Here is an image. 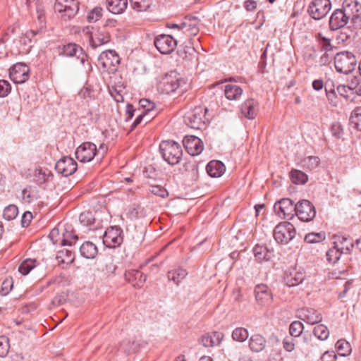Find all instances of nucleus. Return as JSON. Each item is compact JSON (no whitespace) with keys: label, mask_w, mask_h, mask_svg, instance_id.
Returning a JSON list of instances; mask_svg holds the SVG:
<instances>
[{"label":"nucleus","mask_w":361,"mask_h":361,"mask_svg":"<svg viewBox=\"0 0 361 361\" xmlns=\"http://www.w3.org/2000/svg\"><path fill=\"white\" fill-rule=\"evenodd\" d=\"M81 224L89 228V230H96L99 226V222H97L92 212L90 211L82 212L79 216Z\"/></svg>","instance_id":"nucleus-26"},{"label":"nucleus","mask_w":361,"mask_h":361,"mask_svg":"<svg viewBox=\"0 0 361 361\" xmlns=\"http://www.w3.org/2000/svg\"><path fill=\"white\" fill-rule=\"evenodd\" d=\"M97 147L94 143L84 142L75 151V156L81 162L90 161L96 154Z\"/></svg>","instance_id":"nucleus-14"},{"label":"nucleus","mask_w":361,"mask_h":361,"mask_svg":"<svg viewBox=\"0 0 361 361\" xmlns=\"http://www.w3.org/2000/svg\"><path fill=\"white\" fill-rule=\"evenodd\" d=\"M295 230L293 225L284 221L279 224L274 230V237L279 243L286 244L295 235Z\"/></svg>","instance_id":"nucleus-6"},{"label":"nucleus","mask_w":361,"mask_h":361,"mask_svg":"<svg viewBox=\"0 0 361 361\" xmlns=\"http://www.w3.org/2000/svg\"><path fill=\"white\" fill-rule=\"evenodd\" d=\"M336 90L340 96L344 97L345 99L353 100V98H351V97L353 96V93L350 90L347 85H339Z\"/></svg>","instance_id":"nucleus-54"},{"label":"nucleus","mask_w":361,"mask_h":361,"mask_svg":"<svg viewBox=\"0 0 361 361\" xmlns=\"http://www.w3.org/2000/svg\"><path fill=\"white\" fill-rule=\"evenodd\" d=\"M314 336L321 341L327 339L329 336V331L324 324H319L314 328Z\"/></svg>","instance_id":"nucleus-46"},{"label":"nucleus","mask_w":361,"mask_h":361,"mask_svg":"<svg viewBox=\"0 0 361 361\" xmlns=\"http://www.w3.org/2000/svg\"><path fill=\"white\" fill-rule=\"evenodd\" d=\"M356 65L355 56L350 52H340L334 57L335 68L339 73L348 74L355 70Z\"/></svg>","instance_id":"nucleus-2"},{"label":"nucleus","mask_w":361,"mask_h":361,"mask_svg":"<svg viewBox=\"0 0 361 361\" xmlns=\"http://www.w3.org/2000/svg\"><path fill=\"white\" fill-rule=\"evenodd\" d=\"M249 336L248 331L246 329L238 327L235 329L232 333V338L238 342H244Z\"/></svg>","instance_id":"nucleus-45"},{"label":"nucleus","mask_w":361,"mask_h":361,"mask_svg":"<svg viewBox=\"0 0 361 361\" xmlns=\"http://www.w3.org/2000/svg\"><path fill=\"white\" fill-rule=\"evenodd\" d=\"M29 68L24 63L13 65L9 70V77L15 83H24L29 78Z\"/></svg>","instance_id":"nucleus-13"},{"label":"nucleus","mask_w":361,"mask_h":361,"mask_svg":"<svg viewBox=\"0 0 361 361\" xmlns=\"http://www.w3.org/2000/svg\"><path fill=\"white\" fill-rule=\"evenodd\" d=\"M206 111V108L199 106L188 112L184 116L185 124L193 129H202L206 125L204 121Z\"/></svg>","instance_id":"nucleus-5"},{"label":"nucleus","mask_w":361,"mask_h":361,"mask_svg":"<svg viewBox=\"0 0 361 361\" xmlns=\"http://www.w3.org/2000/svg\"><path fill=\"white\" fill-rule=\"evenodd\" d=\"M336 347L343 355H345L349 350V343L345 340L338 341L336 343Z\"/></svg>","instance_id":"nucleus-63"},{"label":"nucleus","mask_w":361,"mask_h":361,"mask_svg":"<svg viewBox=\"0 0 361 361\" xmlns=\"http://www.w3.org/2000/svg\"><path fill=\"white\" fill-rule=\"evenodd\" d=\"M102 16V8H99V7H96V8H93L90 12L88 13L87 19L88 22H90V23L96 22L99 19H100Z\"/></svg>","instance_id":"nucleus-53"},{"label":"nucleus","mask_w":361,"mask_h":361,"mask_svg":"<svg viewBox=\"0 0 361 361\" xmlns=\"http://www.w3.org/2000/svg\"><path fill=\"white\" fill-rule=\"evenodd\" d=\"M322 361H336V355L334 352H325L321 357Z\"/></svg>","instance_id":"nucleus-64"},{"label":"nucleus","mask_w":361,"mask_h":361,"mask_svg":"<svg viewBox=\"0 0 361 361\" xmlns=\"http://www.w3.org/2000/svg\"><path fill=\"white\" fill-rule=\"evenodd\" d=\"M334 243L338 247L342 253H348L354 246L350 239L344 237H338Z\"/></svg>","instance_id":"nucleus-40"},{"label":"nucleus","mask_w":361,"mask_h":361,"mask_svg":"<svg viewBox=\"0 0 361 361\" xmlns=\"http://www.w3.org/2000/svg\"><path fill=\"white\" fill-rule=\"evenodd\" d=\"M331 8L330 0H313L309 5L308 13L314 20L325 17Z\"/></svg>","instance_id":"nucleus-8"},{"label":"nucleus","mask_w":361,"mask_h":361,"mask_svg":"<svg viewBox=\"0 0 361 361\" xmlns=\"http://www.w3.org/2000/svg\"><path fill=\"white\" fill-rule=\"evenodd\" d=\"M187 275V271L182 268L171 270L167 274L169 280L172 281L176 285H178Z\"/></svg>","instance_id":"nucleus-35"},{"label":"nucleus","mask_w":361,"mask_h":361,"mask_svg":"<svg viewBox=\"0 0 361 361\" xmlns=\"http://www.w3.org/2000/svg\"><path fill=\"white\" fill-rule=\"evenodd\" d=\"M183 143L188 153L192 156L198 155L203 150V142L196 136H185Z\"/></svg>","instance_id":"nucleus-18"},{"label":"nucleus","mask_w":361,"mask_h":361,"mask_svg":"<svg viewBox=\"0 0 361 361\" xmlns=\"http://www.w3.org/2000/svg\"><path fill=\"white\" fill-rule=\"evenodd\" d=\"M147 343L140 336L124 339L120 344V350L130 354L137 352L140 348L145 347Z\"/></svg>","instance_id":"nucleus-15"},{"label":"nucleus","mask_w":361,"mask_h":361,"mask_svg":"<svg viewBox=\"0 0 361 361\" xmlns=\"http://www.w3.org/2000/svg\"><path fill=\"white\" fill-rule=\"evenodd\" d=\"M56 258L63 263H70L74 259L72 249L66 248L59 251Z\"/></svg>","instance_id":"nucleus-43"},{"label":"nucleus","mask_w":361,"mask_h":361,"mask_svg":"<svg viewBox=\"0 0 361 361\" xmlns=\"http://www.w3.org/2000/svg\"><path fill=\"white\" fill-rule=\"evenodd\" d=\"M98 63L104 71L113 73L120 63V57L114 50L102 51L98 58Z\"/></svg>","instance_id":"nucleus-7"},{"label":"nucleus","mask_w":361,"mask_h":361,"mask_svg":"<svg viewBox=\"0 0 361 361\" xmlns=\"http://www.w3.org/2000/svg\"><path fill=\"white\" fill-rule=\"evenodd\" d=\"M8 339L6 336L0 337V357H4L8 352Z\"/></svg>","instance_id":"nucleus-58"},{"label":"nucleus","mask_w":361,"mask_h":361,"mask_svg":"<svg viewBox=\"0 0 361 361\" xmlns=\"http://www.w3.org/2000/svg\"><path fill=\"white\" fill-rule=\"evenodd\" d=\"M149 190L152 194L163 198L169 195L167 190L159 185H151Z\"/></svg>","instance_id":"nucleus-56"},{"label":"nucleus","mask_w":361,"mask_h":361,"mask_svg":"<svg viewBox=\"0 0 361 361\" xmlns=\"http://www.w3.org/2000/svg\"><path fill=\"white\" fill-rule=\"evenodd\" d=\"M304 274L301 272L293 270L288 274H286L284 280L287 286L289 287L298 286L304 280Z\"/></svg>","instance_id":"nucleus-32"},{"label":"nucleus","mask_w":361,"mask_h":361,"mask_svg":"<svg viewBox=\"0 0 361 361\" xmlns=\"http://www.w3.org/2000/svg\"><path fill=\"white\" fill-rule=\"evenodd\" d=\"M350 120L357 130H361V106L357 107L353 111Z\"/></svg>","instance_id":"nucleus-50"},{"label":"nucleus","mask_w":361,"mask_h":361,"mask_svg":"<svg viewBox=\"0 0 361 361\" xmlns=\"http://www.w3.org/2000/svg\"><path fill=\"white\" fill-rule=\"evenodd\" d=\"M181 83H184L183 81L179 78H172L171 77H166L161 82L163 85V91L166 94H171L174 92L177 89L181 87Z\"/></svg>","instance_id":"nucleus-27"},{"label":"nucleus","mask_w":361,"mask_h":361,"mask_svg":"<svg viewBox=\"0 0 361 361\" xmlns=\"http://www.w3.org/2000/svg\"><path fill=\"white\" fill-rule=\"evenodd\" d=\"M290 176L292 182L295 184L302 185L308 180L307 175L300 170L292 169Z\"/></svg>","instance_id":"nucleus-37"},{"label":"nucleus","mask_w":361,"mask_h":361,"mask_svg":"<svg viewBox=\"0 0 361 361\" xmlns=\"http://www.w3.org/2000/svg\"><path fill=\"white\" fill-rule=\"evenodd\" d=\"M347 20L357 28H361V4L356 0H344L342 8Z\"/></svg>","instance_id":"nucleus-3"},{"label":"nucleus","mask_w":361,"mask_h":361,"mask_svg":"<svg viewBox=\"0 0 361 361\" xmlns=\"http://www.w3.org/2000/svg\"><path fill=\"white\" fill-rule=\"evenodd\" d=\"M206 169L207 173L211 177L216 178L221 176L224 173L226 167L221 161L213 160L208 163Z\"/></svg>","instance_id":"nucleus-25"},{"label":"nucleus","mask_w":361,"mask_h":361,"mask_svg":"<svg viewBox=\"0 0 361 361\" xmlns=\"http://www.w3.org/2000/svg\"><path fill=\"white\" fill-rule=\"evenodd\" d=\"M188 21H190V25L191 26H188L185 32H188L190 35H195L198 32V19L197 17H189Z\"/></svg>","instance_id":"nucleus-55"},{"label":"nucleus","mask_w":361,"mask_h":361,"mask_svg":"<svg viewBox=\"0 0 361 361\" xmlns=\"http://www.w3.org/2000/svg\"><path fill=\"white\" fill-rule=\"evenodd\" d=\"M257 105L256 101L249 99L241 105V113L248 119H253L256 116L255 107Z\"/></svg>","instance_id":"nucleus-30"},{"label":"nucleus","mask_w":361,"mask_h":361,"mask_svg":"<svg viewBox=\"0 0 361 361\" xmlns=\"http://www.w3.org/2000/svg\"><path fill=\"white\" fill-rule=\"evenodd\" d=\"M267 341L260 334H253L249 340L250 349L255 353L262 351L266 346Z\"/></svg>","instance_id":"nucleus-28"},{"label":"nucleus","mask_w":361,"mask_h":361,"mask_svg":"<svg viewBox=\"0 0 361 361\" xmlns=\"http://www.w3.org/2000/svg\"><path fill=\"white\" fill-rule=\"evenodd\" d=\"M154 117V115H150L149 116L143 114L142 112H139V114L137 115V118L134 121V122L132 124V129L135 128L137 125H139L141 121L145 119V123H147L149 122Z\"/></svg>","instance_id":"nucleus-57"},{"label":"nucleus","mask_w":361,"mask_h":361,"mask_svg":"<svg viewBox=\"0 0 361 361\" xmlns=\"http://www.w3.org/2000/svg\"><path fill=\"white\" fill-rule=\"evenodd\" d=\"M325 239L324 233H310L305 235V240L307 243H316Z\"/></svg>","instance_id":"nucleus-52"},{"label":"nucleus","mask_w":361,"mask_h":361,"mask_svg":"<svg viewBox=\"0 0 361 361\" xmlns=\"http://www.w3.org/2000/svg\"><path fill=\"white\" fill-rule=\"evenodd\" d=\"M36 265L37 262L35 259H26L20 264L18 271L23 275H27L36 267Z\"/></svg>","instance_id":"nucleus-41"},{"label":"nucleus","mask_w":361,"mask_h":361,"mask_svg":"<svg viewBox=\"0 0 361 361\" xmlns=\"http://www.w3.org/2000/svg\"><path fill=\"white\" fill-rule=\"evenodd\" d=\"M303 324L299 321L293 322L289 328L290 334L294 337H298L300 336L303 331Z\"/></svg>","instance_id":"nucleus-51"},{"label":"nucleus","mask_w":361,"mask_h":361,"mask_svg":"<svg viewBox=\"0 0 361 361\" xmlns=\"http://www.w3.org/2000/svg\"><path fill=\"white\" fill-rule=\"evenodd\" d=\"M224 93L229 100L237 99L243 94V90L237 85L228 84L225 86Z\"/></svg>","instance_id":"nucleus-34"},{"label":"nucleus","mask_w":361,"mask_h":361,"mask_svg":"<svg viewBox=\"0 0 361 361\" xmlns=\"http://www.w3.org/2000/svg\"><path fill=\"white\" fill-rule=\"evenodd\" d=\"M63 238L65 239L64 246L68 245L72 247L75 244L78 237L76 234L73 233L71 226H68L63 231Z\"/></svg>","instance_id":"nucleus-38"},{"label":"nucleus","mask_w":361,"mask_h":361,"mask_svg":"<svg viewBox=\"0 0 361 361\" xmlns=\"http://www.w3.org/2000/svg\"><path fill=\"white\" fill-rule=\"evenodd\" d=\"M255 293L256 300L260 305H268L272 301V293L269 287L264 284L256 286Z\"/></svg>","instance_id":"nucleus-19"},{"label":"nucleus","mask_w":361,"mask_h":361,"mask_svg":"<svg viewBox=\"0 0 361 361\" xmlns=\"http://www.w3.org/2000/svg\"><path fill=\"white\" fill-rule=\"evenodd\" d=\"M109 33L104 28H103L98 30L94 35H91L90 44L92 47L95 48L109 42Z\"/></svg>","instance_id":"nucleus-23"},{"label":"nucleus","mask_w":361,"mask_h":361,"mask_svg":"<svg viewBox=\"0 0 361 361\" xmlns=\"http://www.w3.org/2000/svg\"><path fill=\"white\" fill-rule=\"evenodd\" d=\"M56 171L64 176L72 175L77 169V163L71 157H63L55 165Z\"/></svg>","instance_id":"nucleus-17"},{"label":"nucleus","mask_w":361,"mask_h":361,"mask_svg":"<svg viewBox=\"0 0 361 361\" xmlns=\"http://www.w3.org/2000/svg\"><path fill=\"white\" fill-rule=\"evenodd\" d=\"M164 159L171 165L178 164L183 155L181 146L173 140L162 141L159 145Z\"/></svg>","instance_id":"nucleus-1"},{"label":"nucleus","mask_w":361,"mask_h":361,"mask_svg":"<svg viewBox=\"0 0 361 361\" xmlns=\"http://www.w3.org/2000/svg\"><path fill=\"white\" fill-rule=\"evenodd\" d=\"M298 317L310 324H317L322 320L321 314L311 308H302L299 310Z\"/></svg>","instance_id":"nucleus-20"},{"label":"nucleus","mask_w":361,"mask_h":361,"mask_svg":"<svg viewBox=\"0 0 361 361\" xmlns=\"http://www.w3.org/2000/svg\"><path fill=\"white\" fill-rule=\"evenodd\" d=\"M326 96L331 106L336 107L339 105L340 100L336 94V91L326 93Z\"/></svg>","instance_id":"nucleus-62"},{"label":"nucleus","mask_w":361,"mask_h":361,"mask_svg":"<svg viewBox=\"0 0 361 361\" xmlns=\"http://www.w3.org/2000/svg\"><path fill=\"white\" fill-rule=\"evenodd\" d=\"M253 252L256 260L259 262L264 260L269 261L273 256L271 252L269 251L267 247L262 245H256L254 247Z\"/></svg>","instance_id":"nucleus-33"},{"label":"nucleus","mask_w":361,"mask_h":361,"mask_svg":"<svg viewBox=\"0 0 361 361\" xmlns=\"http://www.w3.org/2000/svg\"><path fill=\"white\" fill-rule=\"evenodd\" d=\"M18 213V207L14 204H10L4 209L3 216L5 219L11 221L17 216Z\"/></svg>","instance_id":"nucleus-49"},{"label":"nucleus","mask_w":361,"mask_h":361,"mask_svg":"<svg viewBox=\"0 0 361 361\" xmlns=\"http://www.w3.org/2000/svg\"><path fill=\"white\" fill-rule=\"evenodd\" d=\"M125 277L135 288H140L146 281V276L141 271L135 269L127 271Z\"/></svg>","instance_id":"nucleus-22"},{"label":"nucleus","mask_w":361,"mask_h":361,"mask_svg":"<svg viewBox=\"0 0 361 361\" xmlns=\"http://www.w3.org/2000/svg\"><path fill=\"white\" fill-rule=\"evenodd\" d=\"M11 86L5 80H0V97H4L11 92Z\"/></svg>","instance_id":"nucleus-61"},{"label":"nucleus","mask_w":361,"mask_h":361,"mask_svg":"<svg viewBox=\"0 0 361 361\" xmlns=\"http://www.w3.org/2000/svg\"><path fill=\"white\" fill-rule=\"evenodd\" d=\"M274 209L280 218L291 219L295 214L296 204L289 198H283L275 203Z\"/></svg>","instance_id":"nucleus-9"},{"label":"nucleus","mask_w":361,"mask_h":361,"mask_svg":"<svg viewBox=\"0 0 361 361\" xmlns=\"http://www.w3.org/2000/svg\"><path fill=\"white\" fill-rule=\"evenodd\" d=\"M341 251L336 245L329 249L326 252V258L329 262L336 263L341 257Z\"/></svg>","instance_id":"nucleus-48"},{"label":"nucleus","mask_w":361,"mask_h":361,"mask_svg":"<svg viewBox=\"0 0 361 361\" xmlns=\"http://www.w3.org/2000/svg\"><path fill=\"white\" fill-rule=\"evenodd\" d=\"M131 8L136 12H145L149 10L153 0H129Z\"/></svg>","instance_id":"nucleus-36"},{"label":"nucleus","mask_w":361,"mask_h":361,"mask_svg":"<svg viewBox=\"0 0 361 361\" xmlns=\"http://www.w3.org/2000/svg\"><path fill=\"white\" fill-rule=\"evenodd\" d=\"M12 287H13L12 279H5L2 283L1 288L0 290V294L1 295H6L11 290Z\"/></svg>","instance_id":"nucleus-60"},{"label":"nucleus","mask_w":361,"mask_h":361,"mask_svg":"<svg viewBox=\"0 0 361 361\" xmlns=\"http://www.w3.org/2000/svg\"><path fill=\"white\" fill-rule=\"evenodd\" d=\"M122 230L118 227L108 228L104 235V244L109 247H116L123 242Z\"/></svg>","instance_id":"nucleus-12"},{"label":"nucleus","mask_w":361,"mask_h":361,"mask_svg":"<svg viewBox=\"0 0 361 361\" xmlns=\"http://www.w3.org/2000/svg\"><path fill=\"white\" fill-rule=\"evenodd\" d=\"M180 56L183 60L192 61L197 59V53L192 46H185L183 50L180 51Z\"/></svg>","instance_id":"nucleus-42"},{"label":"nucleus","mask_w":361,"mask_h":361,"mask_svg":"<svg viewBox=\"0 0 361 361\" xmlns=\"http://www.w3.org/2000/svg\"><path fill=\"white\" fill-rule=\"evenodd\" d=\"M140 108L137 109L139 112H142L143 114L150 116L154 115L153 113V110L154 109V104L151 102L150 100L147 99H142L139 101Z\"/></svg>","instance_id":"nucleus-39"},{"label":"nucleus","mask_w":361,"mask_h":361,"mask_svg":"<svg viewBox=\"0 0 361 361\" xmlns=\"http://www.w3.org/2000/svg\"><path fill=\"white\" fill-rule=\"evenodd\" d=\"M81 255L87 259H94L98 252L97 246L90 241L85 242L80 247Z\"/></svg>","instance_id":"nucleus-31"},{"label":"nucleus","mask_w":361,"mask_h":361,"mask_svg":"<svg viewBox=\"0 0 361 361\" xmlns=\"http://www.w3.org/2000/svg\"><path fill=\"white\" fill-rule=\"evenodd\" d=\"M128 6V0H106L108 10L114 14L123 13Z\"/></svg>","instance_id":"nucleus-29"},{"label":"nucleus","mask_w":361,"mask_h":361,"mask_svg":"<svg viewBox=\"0 0 361 361\" xmlns=\"http://www.w3.org/2000/svg\"><path fill=\"white\" fill-rule=\"evenodd\" d=\"M55 12L61 15L65 20L73 18L79 10L78 2L75 0H56Z\"/></svg>","instance_id":"nucleus-4"},{"label":"nucleus","mask_w":361,"mask_h":361,"mask_svg":"<svg viewBox=\"0 0 361 361\" xmlns=\"http://www.w3.org/2000/svg\"><path fill=\"white\" fill-rule=\"evenodd\" d=\"M295 215L302 221H310L316 215L314 205L307 200H302L296 204Z\"/></svg>","instance_id":"nucleus-11"},{"label":"nucleus","mask_w":361,"mask_h":361,"mask_svg":"<svg viewBox=\"0 0 361 361\" xmlns=\"http://www.w3.org/2000/svg\"><path fill=\"white\" fill-rule=\"evenodd\" d=\"M320 159L317 157L310 156L303 159L301 164L304 168L312 170L315 169L319 164Z\"/></svg>","instance_id":"nucleus-47"},{"label":"nucleus","mask_w":361,"mask_h":361,"mask_svg":"<svg viewBox=\"0 0 361 361\" xmlns=\"http://www.w3.org/2000/svg\"><path fill=\"white\" fill-rule=\"evenodd\" d=\"M49 237L54 245H60L61 246H64L65 239L63 238V231L61 233L59 228H53L51 231Z\"/></svg>","instance_id":"nucleus-44"},{"label":"nucleus","mask_w":361,"mask_h":361,"mask_svg":"<svg viewBox=\"0 0 361 361\" xmlns=\"http://www.w3.org/2000/svg\"><path fill=\"white\" fill-rule=\"evenodd\" d=\"M224 338V334L218 331H214L202 336L201 343L206 348L219 345Z\"/></svg>","instance_id":"nucleus-24"},{"label":"nucleus","mask_w":361,"mask_h":361,"mask_svg":"<svg viewBox=\"0 0 361 361\" xmlns=\"http://www.w3.org/2000/svg\"><path fill=\"white\" fill-rule=\"evenodd\" d=\"M154 45L162 54H171L176 47L177 42L169 35H159L154 39Z\"/></svg>","instance_id":"nucleus-10"},{"label":"nucleus","mask_w":361,"mask_h":361,"mask_svg":"<svg viewBox=\"0 0 361 361\" xmlns=\"http://www.w3.org/2000/svg\"><path fill=\"white\" fill-rule=\"evenodd\" d=\"M331 130L333 136L336 138H341L343 135V128L338 122H335L331 125Z\"/></svg>","instance_id":"nucleus-59"},{"label":"nucleus","mask_w":361,"mask_h":361,"mask_svg":"<svg viewBox=\"0 0 361 361\" xmlns=\"http://www.w3.org/2000/svg\"><path fill=\"white\" fill-rule=\"evenodd\" d=\"M348 20L341 8L336 9L329 19V27L331 30H336L347 25Z\"/></svg>","instance_id":"nucleus-21"},{"label":"nucleus","mask_w":361,"mask_h":361,"mask_svg":"<svg viewBox=\"0 0 361 361\" xmlns=\"http://www.w3.org/2000/svg\"><path fill=\"white\" fill-rule=\"evenodd\" d=\"M59 54L60 56L73 57L75 56L80 60L82 64L85 61L86 55L83 53L82 49L75 44H68L62 47H59Z\"/></svg>","instance_id":"nucleus-16"}]
</instances>
